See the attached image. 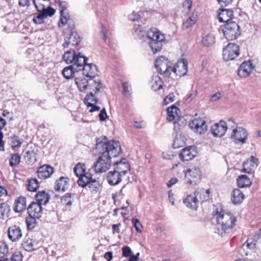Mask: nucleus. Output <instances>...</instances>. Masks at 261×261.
<instances>
[{
    "instance_id": "nucleus-34",
    "label": "nucleus",
    "mask_w": 261,
    "mask_h": 261,
    "mask_svg": "<svg viewBox=\"0 0 261 261\" xmlns=\"http://www.w3.org/2000/svg\"><path fill=\"white\" fill-rule=\"evenodd\" d=\"M79 177V178L77 180L78 185L80 187H85L88 185L92 179V175L91 173H86Z\"/></svg>"
},
{
    "instance_id": "nucleus-42",
    "label": "nucleus",
    "mask_w": 261,
    "mask_h": 261,
    "mask_svg": "<svg viewBox=\"0 0 261 261\" xmlns=\"http://www.w3.org/2000/svg\"><path fill=\"white\" fill-rule=\"evenodd\" d=\"M10 211V207L6 202L0 204V218L4 219L5 216H8Z\"/></svg>"
},
{
    "instance_id": "nucleus-26",
    "label": "nucleus",
    "mask_w": 261,
    "mask_h": 261,
    "mask_svg": "<svg viewBox=\"0 0 261 261\" xmlns=\"http://www.w3.org/2000/svg\"><path fill=\"white\" fill-rule=\"evenodd\" d=\"M121 176L115 170L110 171L108 175L107 179L110 185H118L121 180Z\"/></svg>"
},
{
    "instance_id": "nucleus-33",
    "label": "nucleus",
    "mask_w": 261,
    "mask_h": 261,
    "mask_svg": "<svg viewBox=\"0 0 261 261\" xmlns=\"http://www.w3.org/2000/svg\"><path fill=\"white\" fill-rule=\"evenodd\" d=\"M22 247L27 251H32L36 248V241L33 239L28 238L22 244Z\"/></svg>"
},
{
    "instance_id": "nucleus-59",
    "label": "nucleus",
    "mask_w": 261,
    "mask_h": 261,
    "mask_svg": "<svg viewBox=\"0 0 261 261\" xmlns=\"http://www.w3.org/2000/svg\"><path fill=\"white\" fill-rule=\"evenodd\" d=\"M192 2L190 0H186L183 3V7L185 10H187V12H189L190 10V9L192 7Z\"/></svg>"
},
{
    "instance_id": "nucleus-11",
    "label": "nucleus",
    "mask_w": 261,
    "mask_h": 261,
    "mask_svg": "<svg viewBox=\"0 0 261 261\" xmlns=\"http://www.w3.org/2000/svg\"><path fill=\"white\" fill-rule=\"evenodd\" d=\"M84 57L85 58V63L81 69L83 70V74L86 77H89L90 79H92L97 74V70L96 66L92 63H87L88 58L84 56Z\"/></svg>"
},
{
    "instance_id": "nucleus-64",
    "label": "nucleus",
    "mask_w": 261,
    "mask_h": 261,
    "mask_svg": "<svg viewBox=\"0 0 261 261\" xmlns=\"http://www.w3.org/2000/svg\"><path fill=\"white\" fill-rule=\"evenodd\" d=\"M59 7L60 8V14L62 16H63V14H64V11L66 9V4L64 2H59Z\"/></svg>"
},
{
    "instance_id": "nucleus-60",
    "label": "nucleus",
    "mask_w": 261,
    "mask_h": 261,
    "mask_svg": "<svg viewBox=\"0 0 261 261\" xmlns=\"http://www.w3.org/2000/svg\"><path fill=\"white\" fill-rule=\"evenodd\" d=\"M99 119L101 121H103L106 120L108 117L105 108L102 109L99 114Z\"/></svg>"
},
{
    "instance_id": "nucleus-6",
    "label": "nucleus",
    "mask_w": 261,
    "mask_h": 261,
    "mask_svg": "<svg viewBox=\"0 0 261 261\" xmlns=\"http://www.w3.org/2000/svg\"><path fill=\"white\" fill-rule=\"evenodd\" d=\"M201 172L198 167H193L185 171V180L190 185H196L201 179Z\"/></svg>"
},
{
    "instance_id": "nucleus-52",
    "label": "nucleus",
    "mask_w": 261,
    "mask_h": 261,
    "mask_svg": "<svg viewBox=\"0 0 261 261\" xmlns=\"http://www.w3.org/2000/svg\"><path fill=\"white\" fill-rule=\"evenodd\" d=\"M132 221L133 226L135 227L136 231L138 232H141L142 231L143 226L140 221L138 219L135 218H133Z\"/></svg>"
},
{
    "instance_id": "nucleus-4",
    "label": "nucleus",
    "mask_w": 261,
    "mask_h": 261,
    "mask_svg": "<svg viewBox=\"0 0 261 261\" xmlns=\"http://www.w3.org/2000/svg\"><path fill=\"white\" fill-rule=\"evenodd\" d=\"M147 37L150 40L148 44L153 54L160 51L162 48L165 37L163 34L155 28H151L147 33Z\"/></svg>"
},
{
    "instance_id": "nucleus-47",
    "label": "nucleus",
    "mask_w": 261,
    "mask_h": 261,
    "mask_svg": "<svg viewBox=\"0 0 261 261\" xmlns=\"http://www.w3.org/2000/svg\"><path fill=\"white\" fill-rule=\"evenodd\" d=\"M37 217H35V216H30L27 217L25 221L27 225V227L29 229H33L36 225V219Z\"/></svg>"
},
{
    "instance_id": "nucleus-39",
    "label": "nucleus",
    "mask_w": 261,
    "mask_h": 261,
    "mask_svg": "<svg viewBox=\"0 0 261 261\" xmlns=\"http://www.w3.org/2000/svg\"><path fill=\"white\" fill-rule=\"evenodd\" d=\"M96 94L93 93V92H90L89 94H87L84 98V102L87 105L88 107L89 106H92V104H96L97 102V97L96 96Z\"/></svg>"
},
{
    "instance_id": "nucleus-9",
    "label": "nucleus",
    "mask_w": 261,
    "mask_h": 261,
    "mask_svg": "<svg viewBox=\"0 0 261 261\" xmlns=\"http://www.w3.org/2000/svg\"><path fill=\"white\" fill-rule=\"evenodd\" d=\"M248 136V134L247 130L239 126L233 129L230 138L236 143L244 144L246 142Z\"/></svg>"
},
{
    "instance_id": "nucleus-44",
    "label": "nucleus",
    "mask_w": 261,
    "mask_h": 261,
    "mask_svg": "<svg viewBox=\"0 0 261 261\" xmlns=\"http://www.w3.org/2000/svg\"><path fill=\"white\" fill-rule=\"evenodd\" d=\"M85 165L81 163L77 164L73 169L75 174L78 177L85 173Z\"/></svg>"
},
{
    "instance_id": "nucleus-21",
    "label": "nucleus",
    "mask_w": 261,
    "mask_h": 261,
    "mask_svg": "<svg viewBox=\"0 0 261 261\" xmlns=\"http://www.w3.org/2000/svg\"><path fill=\"white\" fill-rule=\"evenodd\" d=\"M53 172V167L49 165H44L38 169L37 176L40 179H46L50 177Z\"/></svg>"
},
{
    "instance_id": "nucleus-28",
    "label": "nucleus",
    "mask_w": 261,
    "mask_h": 261,
    "mask_svg": "<svg viewBox=\"0 0 261 261\" xmlns=\"http://www.w3.org/2000/svg\"><path fill=\"white\" fill-rule=\"evenodd\" d=\"M69 179L61 177L56 181L55 190L57 191H65L68 187Z\"/></svg>"
},
{
    "instance_id": "nucleus-12",
    "label": "nucleus",
    "mask_w": 261,
    "mask_h": 261,
    "mask_svg": "<svg viewBox=\"0 0 261 261\" xmlns=\"http://www.w3.org/2000/svg\"><path fill=\"white\" fill-rule=\"evenodd\" d=\"M171 70L177 75L181 77L186 75L188 71V62L185 59L178 61Z\"/></svg>"
},
{
    "instance_id": "nucleus-35",
    "label": "nucleus",
    "mask_w": 261,
    "mask_h": 261,
    "mask_svg": "<svg viewBox=\"0 0 261 261\" xmlns=\"http://www.w3.org/2000/svg\"><path fill=\"white\" fill-rule=\"evenodd\" d=\"M39 187V184L36 178H31L27 180V189L31 192H36Z\"/></svg>"
},
{
    "instance_id": "nucleus-51",
    "label": "nucleus",
    "mask_w": 261,
    "mask_h": 261,
    "mask_svg": "<svg viewBox=\"0 0 261 261\" xmlns=\"http://www.w3.org/2000/svg\"><path fill=\"white\" fill-rule=\"evenodd\" d=\"M8 245L4 242H0V256H4L8 253Z\"/></svg>"
},
{
    "instance_id": "nucleus-38",
    "label": "nucleus",
    "mask_w": 261,
    "mask_h": 261,
    "mask_svg": "<svg viewBox=\"0 0 261 261\" xmlns=\"http://www.w3.org/2000/svg\"><path fill=\"white\" fill-rule=\"evenodd\" d=\"M185 143L186 138L185 136L181 134L177 135L174 139L173 147L174 148H178L183 147Z\"/></svg>"
},
{
    "instance_id": "nucleus-37",
    "label": "nucleus",
    "mask_w": 261,
    "mask_h": 261,
    "mask_svg": "<svg viewBox=\"0 0 261 261\" xmlns=\"http://www.w3.org/2000/svg\"><path fill=\"white\" fill-rule=\"evenodd\" d=\"M197 14L195 13H193L192 14L183 22L182 27L184 29H188L192 27L197 21Z\"/></svg>"
},
{
    "instance_id": "nucleus-14",
    "label": "nucleus",
    "mask_w": 261,
    "mask_h": 261,
    "mask_svg": "<svg viewBox=\"0 0 261 261\" xmlns=\"http://www.w3.org/2000/svg\"><path fill=\"white\" fill-rule=\"evenodd\" d=\"M253 70L252 64L250 61L243 62L239 67L238 75L242 78L248 76Z\"/></svg>"
},
{
    "instance_id": "nucleus-18",
    "label": "nucleus",
    "mask_w": 261,
    "mask_h": 261,
    "mask_svg": "<svg viewBox=\"0 0 261 261\" xmlns=\"http://www.w3.org/2000/svg\"><path fill=\"white\" fill-rule=\"evenodd\" d=\"M114 165L115 166L114 170L121 176L125 175L130 169V166L125 159L115 162Z\"/></svg>"
},
{
    "instance_id": "nucleus-25",
    "label": "nucleus",
    "mask_w": 261,
    "mask_h": 261,
    "mask_svg": "<svg viewBox=\"0 0 261 261\" xmlns=\"http://www.w3.org/2000/svg\"><path fill=\"white\" fill-rule=\"evenodd\" d=\"M26 199L25 197L20 196L17 198L15 201L14 211L15 212H21L26 209Z\"/></svg>"
},
{
    "instance_id": "nucleus-40",
    "label": "nucleus",
    "mask_w": 261,
    "mask_h": 261,
    "mask_svg": "<svg viewBox=\"0 0 261 261\" xmlns=\"http://www.w3.org/2000/svg\"><path fill=\"white\" fill-rule=\"evenodd\" d=\"M24 159L29 164H33L37 161V154L34 150H28L24 155Z\"/></svg>"
},
{
    "instance_id": "nucleus-45",
    "label": "nucleus",
    "mask_w": 261,
    "mask_h": 261,
    "mask_svg": "<svg viewBox=\"0 0 261 261\" xmlns=\"http://www.w3.org/2000/svg\"><path fill=\"white\" fill-rule=\"evenodd\" d=\"M46 17V15L43 12H38L36 16H34L33 21L36 24H42L44 22V19Z\"/></svg>"
},
{
    "instance_id": "nucleus-58",
    "label": "nucleus",
    "mask_w": 261,
    "mask_h": 261,
    "mask_svg": "<svg viewBox=\"0 0 261 261\" xmlns=\"http://www.w3.org/2000/svg\"><path fill=\"white\" fill-rule=\"evenodd\" d=\"M68 18L66 16H64V14H63V16L61 15L60 19L58 22V26L59 27H63L66 23L68 22Z\"/></svg>"
},
{
    "instance_id": "nucleus-22",
    "label": "nucleus",
    "mask_w": 261,
    "mask_h": 261,
    "mask_svg": "<svg viewBox=\"0 0 261 261\" xmlns=\"http://www.w3.org/2000/svg\"><path fill=\"white\" fill-rule=\"evenodd\" d=\"M233 17V11L230 9H222L218 11V18L220 22H229Z\"/></svg>"
},
{
    "instance_id": "nucleus-43",
    "label": "nucleus",
    "mask_w": 261,
    "mask_h": 261,
    "mask_svg": "<svg viewBox=\"0 0 261 261\" xmlns=\"http://www.w3.org/2000/svg\"><path fill=\"white\" fill-rule=\"evenodd\" d=\"M257 240L256 238H249L246 242L243 244V248H248L250 250L254 249L256 247Z\"/></svg>"
},
{
    "instance_id": "nucleus-15",
    "label": "nucleus",
    "mask_w": 261,
    "mask_h": 261,
    "mask_svg": "<svg viewBox=\"0 0 261 261\" xmlns=\"http://www.w3.org/2000/svg\"><path fill=\"white\" fill-rule=\"evenodd\" d=\"M258 164V160L253 156L244 162L242 171L250 173L254 172Z\"/></svg>"
},
{
    "instance_id": "nucleus-19",
    "label": "nucleus",
    "mask_w": 261,
    "mask_h": 261,
    "mask_svg": "<svg viewBox=\"0 0 261 261\" xmlns=\"http://www.w3.org/2000/svg\"><path fill=\"white\" fill-rule=\"evenodd\" d=\"M42 205L37 202H32L28 206V212L30 216H35L39 218L42 214Z\"/></svg>"
},
{
    "instance_id": "nucleus-13",
    "label": "nucleus",
    "mask_w": 261,
    "mask_h": 261,
    "mask_svg": "<svg viewBox=\"0 0 261 261\" xmlns=\"http://www.w3.org/2000/svg\"><path fill=\"white\" fill-rule=\"evenodd\" d=\"M189 125L192 129L199 134L204 133L207 130V125L202 118L195 119Z\"/></svg>"
},
{
    "instance_id": "nucleus-3",
    "label": "nucleus",
    "mask_w": 261,
    "mask_h": 261,
    "mask_svg": "<svg viewBox=\"0 0 261 261\" xmlns=\"http://www.w3.org/2000/svg\"><path fill=\"white\" fill-rule=\"evenodd\" d=\"M63 58L67 64H71L62 70V74L66 79L73 78L75 73L81 70L85 63L84 55L81 53L76 54L74 50L66 51L63 56Z\"/></svg>"
},
{
    "instance_id": "nucleus-30",
    "label": "nucleus",
    "mask_w": 261,
    "mask_h": 261,
    "mask_svg": "<svg viewBox=\"0 0 261 261\" xmlns=\"http://www.w3.org/2000/svg\"><path fill=\"white\" fill-rule=\"evenodd\" d=\"M237 181L238 186L240 188L249 187L252 184L250 179L245 175L239 176L237 179Z\"/></svg>"
},
{
    "instance_id": "nucleus-17",
    "label": "nucleus",
    "mask_w": 261,
    "mask_h": 261,
    "mask_svg": "<svg viewBox=\"0 0 261 261\" xmlns=\"http://www.w3.org/2000/svg\"><path fill=\"white\" fill-rule=\"evenodd\" d=\"M211 130L215 137H221L224 136L227 130L225 121L221 120L212 126Z\"/></svg>"
},
{
    "instance_id": "nucleus-23",
    "label": "nucleus",
    "mask_w": 261,
    "mask_h": 261,
    "mask_svg": "<svg viewBox=\"0 0 261 261\" xmlns=\"http://www.w3.org/2000/svg\"><path fill=\"white\" fill-rule=\"evenodd\" d=\"M197 192L192 195H188L184 200L185 205L193 210H196L198 207V200L197 198Z\"/></svg>"
},
{
    "instance_id": "nucleus-31",
    "label": "nucleus",
    "mask_w": 261,
    "mask_h": 261,
    "mask_svg": "<svg viewBox=\"0 0 261 261\" xmlns=\"http://www.w3.org/2000/svg\"><path fill=\"white\" fill-rule=\"evenodd\" d=\"M90 79L87 80L85 78H75V83L80 91H85L89 86Z\"/></svg>"
},
{
    "instance_id": "nucleus-54",
    "label": "nucleus",
    "mask_w": 261,
    "mask_h": 261,
    "mask_svg": "<svg viewBox=\"0 0 261 261\" xmlns=\"http://www.w3.org/2000/svg\"><path fill=\"white\" fill-rule=\"evenodd\" d=\"M122 256L125 257H129L132 254V251L128 246H123L122 248Z\"/></svg>"
},
{
    "instance_id": "nucleus-27",
    "label": "nucleus",
    "mask_w": 261,
    "mask_h": 261,
    "mask_svg": "<svg viewBox=\"0 0 261 261\" xmlns=\"http://www.w3.org/2000/svg\"><path fill=\"white\" fill-rule=\"evenodd\" d=\"M37 202L40 205H45L49 201L50 196L45 191H39L35 196Z\"/></svg>"
},
{
    "instance_id": "nucleus-7",
    "label": "nucleus",
    "mask_w": 261,
    "mask_h": 261,
    "mask_svg": "<svg viewBox=\"0 0 261 261\" xmlns=\"http://www.w3.org/2000/svg\"><path fill=\"white\" fill-rule=\"evenodd\" d=\"M239 55V46L233 43H229L223 48V58L228 61L234 60Z\"/></svg>"
},
{
    "instance_id": "nucleus-57",
    "label": "nucleus",
    "mask_w": 261,
    "mask_h": 261,
    "mask_svg": "<svg viewBox=\"0 0 261 261\" xmlns=\"http://www.w3.org/2000/svg\"><path fill=\"white\" fill-rule=\"evenodd\" d=\"M44 14L46 15V17L51 16L55 13V10L51 7H48L47 8H45V10L43 11Z\"/></svg>"
},
{
    "instance_id": "nucleus-5",
    "label": "nucleus",
    "mask_w": 261,
    "mask_h": 261,
    "mask_svg": "<svg viewBox=\"0 0 261 261\" xmlns=\"http://www.w3.org/2000/svg\"><path fill=\"white\" fill-rule=\"evenodd\" d=\"M223 32L225 38L228 40H234L241 35L240 27L234 21H230L226 23Z\"/></svg>"
},
{
    "instance_id": "nucleus-8",
    "label": "nucleus",
    "mask_w": 261,
    "mask_h": 261,
    "mask_svg": "<svg viewBox=\"0 0 261 261\" xmlns=\"http://www.w3.org/2000/svg\"><path fill=\"white\" fill-rule=\"evenodd\" d=\"M171 64L168 59L163 56L158 58L155 62V67L158 71L161 74L167 75L170 73L172 69Z\"/></svg>"
},
{
    "instance_id": "nucleus-16",
    "label": "nucleus",
    "mask_w": 261,
    "mask_h": 261,
    "mask_svg": "<svg viewBox=\"0 0 261 261\" xmlns=\"http://www.w3.org/2000/svg\"><path fill=\"white\" fill-rule=\"evenodd\" d=\"M22 231L19 226L14 225L9 227L8 229V236L12 242H16L22 237Z\"/></svg>"
},
{
    "instance_id": "nucleus-62",
    "label": "nucleus",
    "mask_w": 261,
    "mask_h": 261,
    "mask_svg": "<svg viewBox=\"0 0 261 261\" xmlns=\"http://www.w3.org/2000/svg\"><path fill=\"white\" fill-rule=\"evenodd\" d=\"M128 18L130 20L135 21H138L140 19V15L137 13L133 12L129 15Z\"/></svg>"
},
{
    "instance_id": "nucleus-48",
    "label": "nucleus",
    "mask_w": 261,
    "mask_h": 261,
    "mask_svg": "<svg viewBox=\"0 0 261 261\" xmlns=\"http://www.w3.org/2000/svg\"><path fill=\"white\" fill-rule=\"evenodd\" d=\"M88 186L92 192L96 193L100 187V185L96 180L91 179Z\"/></svg>"
},
{
    "instance_id": "nucleus-53",
    "label": "nucleus",
    "mask_w": 261,
    "mask_h": 261,
    "mask_svg": "<svg viewBox=\"0 0 261 261\" xmlns=\"http://www.w3.org/2000/svg\"><path fill=\"white\" fill-rule=\"evenodd\" d=\"M62 202L66 205H71L72 204L71 194H65V195L62 198Z\"/></svg>"
},
{
    "instance_id": "nucleus-10",
    "label": "nucleus",
    "mask_w": 261,
    "mask_h": 261,
    "mask_svg": "<svg viewBox=\"0 0 261 261\" xmlns=\"http://www.w3.org/2000/svg\"><path fill=\"white\" fill-rule=\"evenodd\" d=\"M196 147L190 146L183 148L179 153V158L183 161H188L193 159L197 155Z\"/></svg>"
},
{
    "instance_id": "nucleus-41",
    "label": "nucleus",
    "mask_w": 261,
    "mask_h": 261,
    "mask_svg": "<svg viewBox=\"0 0 261 261\" xmlns=\"http://www.w3.org/2000/svg\"><path fill=\"white\" fill-rule=\"evenodd\" d=\"M178 110V109L174 106H172L171 107L168 108L167 110V120L169 121H173L174 119L175 116L177 115V112Z\"/></svg>"
},
{
    "instance_id": "nucleus-2",
    "label": "nucleus",
    "mask_w": 261,
    "mask_h": 261,
    "mask_svg": "<svg viewBox=\"0 0 261 261\" xmlns=\"http://www.w3.org/2000/svg\"><path fill=\"white\" fill-rule=\"evenodd\" d=\"M213 215L217 221L215 232L219 236H224L234 226L236 217L230 212L223 210L221 206L215 208Z\"/></svg>"
},
{
    "instance_id": "nucleus-46",
    "label": "nucleus",
    "mask_w": 261,
    "mask_h": 261,
    "mask_svg": "<svg viewBox=\"0 0 261 261\" xmlns=\"http://www.w3.org/2000/svg\"><path fill=\"white\" fill-rule=\"evenodd\" d=\"M10 144L13 148L20 146L22 144L21 140L17 136H13L10 138Z\"/></svg>"
},
{
    "instance_id": "nucleus-56",
    "label": "nucleus",
    "mask_w": 261,
    "mask_h": 261,
    "mask_svg": "<svg viewBox=\"0 0 261 261\" xmlns=\"http://www.w3.org/2000/svg\"><path fill=\"white\" fill-rule=\"evenodd\" d=\"M122 87L123 89V92L126 96H130V87L127 82H124L122 83Z\"/></svg>"
},
{
    "instance_id": "nucleus-49",
    "label": "nucleus",
    "mask_w": 261,
    "mask_h": 261,
    "mask_svg": "<svg viewBox=\"0 0 261 261\" xmlns=\"http://www.w3.org/2000/svg\"><path fill=\"white\" fill-rule=\"evenodd\" d=\"M20 161V156L17 153L14 154L12 155L11 158L10 159V165L11 167L16 166L19 164Z\"/></svg>"
},
{
    "instance_id": "nucleus-32",
    "label": "nucleus",
    "mask_w": 261,
    "mask_h": 261,
    "mask_svg": "<svg viewBox=\"0 0 261 261\" xmlns=\"http://www.w3.org/2000/svg\"><path fill=\"white\" fill-rule=\"evenodd\" d=\"M151 88L154 91L161 89L163 86V81L158 75H153L150 81Z\"/></svg>"
},
{
    "instance_id": "nucleus-61",
    "label": "nucleus",
    "mask_w": 261,
    "mask_h": 261,
    "mask_svg": "<svg viewBox=\"0 0 261 261\" xmlns=\"http://www.w3.org/2000/svg\"><path fill=\"white\" fill-rule=\"evenodd\" d=\"M22 256L20 253L14 254L11 258V261H22Z\"/></svg>"
},
{
    "instance_id": "nucleus-36",
    "label": "nucleus",
    "mask_w": 261,
    "mask_h": 261,
    "mask_svg": "<svg viewBox=\"0 0 261 261\" xmlns=\"http://www.w3.org/2000/svg\"><path fill=\"white\" fill-rule=\"evenodd\" d=\"M90 90H92V92H94V93L97 94L100 89L102 88V84L99 80L90 79L89 86Z\"/></svg>"
},
{
    "instance_id": "nucleus-29",
    "label": "nucleus",
    "mask_w": 261,
    "mask_h": 261,
    "mask_svg": "<svg viewBox=\"0 0 261 261\" xmlns=\"http://www.w3.org/2000/svg\"><path fill=\"white\" fill-rule=\"evenodd\" d=\"M215 43V37L211 34H203L201 39V43L205 47L212 46Z\"/></svg>"
},
{
    "instance_id": "nucleus-1",
    "label": "nucleus",
    "mask_w": 261,
    "mask_h": 261,
    "mask_svg": "<svg viewBox=\"0 0 261 261\" xmlns=\"http://www.w3.org/2000/svg\"><path fill=\"white\" fill-rule=\"evenodd\" d=\"M96 150L100 154L96 162L93 164L95 172H106L111 165V159L117 156L121 150L119 142L108 141L105 137L99 138L96 140Z\"/></svg>"
},
{
    "instance_id": "nucleus-20",
    "label": "nucleus",
    "mask_w": 261,
    "mask_h": 261,
    "mask_svg": "<svg viewBox=\"0 0 261 261\" xmlns=\"http://www.w3.org/2000/svg\"><path fill=\"white\" fill-rule=\"evenodd\" d=\"M81 38L78 34L75 32L72 31L68 36H66L65 41L63 44L64 48L67 47L69 44L76 45L80 42Z\"/></svg>"
},
{
    "instance_id": "nucleus-50",
    "label": "nucleus",
    "mask_w": 261,
    "mask_h": 261,
    "mask_svg": "<svg viewBox=\"0 0 261 261\" xmlns=\"http://www.w3.org/2000/svg\"><path fill=\"white\" fill-rule=\"evenodd\" d=\"M134 35L138 37L143 36L145 34V31L139 25H135L134 27Z\"/></svg>"
},
{
    "instance_id": "nucleus-63",
    "label": "nucleus",
    "mask_w": 261,
    "mask_h": 261,
    "mask_svg": "<svg viewBox=\"0 0 261 261\" xmlns=\"http://www.w3.org/2000/svg\"><path fill=\"white\" fill-rule=\"evenodd\" d=\"M225 123L226 124V129L228 127H233L236 124L234 119L232 118L228 119L226 121H225Z\"/></svg>"
},
{
    "instance_id": "nucleus-55",
    "label": "nucleus",
    "mask_w": 261,
    "mask_h": 261,
    "mask_svg": "<svg viewBox=\"0 0 261 261\" xmlns=\"http://www.w3.org/2000/svg\"><path fill=\"white\" fill-rule=\"evenodd\" d=\"M174 94L173 93H169L167 96L165 97V98L164 99L163 103L164 105H167L172 101H173L174 99Z\"/></svg>"
},
{
    "instance_id": "nucleus-24",
    "label": "nucleus",
    "mask_w": 261,
    "mask_h": 261,
    "mask_svg": "<svg viewBox=\"0 0 261 261\" xmlns=\"http://www.w3.org/2000/svg\"><path fill=\"white\" fill-rule=\"evenodd\" d=\"M244 199V195L239 189H234L231 193V200L234 204H240Z\"/></svg>"
}]
</instances>
